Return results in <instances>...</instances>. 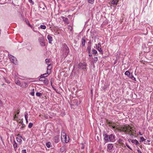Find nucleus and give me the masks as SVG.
Wrapping results in <instances>:
<instances>
[{
  "mask_svg": "<svg viewBox=\"0 0 153 153\" xmlns=\"http://www.w3.org/2000/svg\"><path fill=\"white\" fill-rule=\"evenodd\" d=\"M15 82L16 84L20 86L21 85V83L20 81L16 79L15 81Z\"/></svg>",
  "mask_w": 153,
  "mask_h": 153,
  "instance_id": "obj_18",
  "label": "nucleus"
},
{
  "mask_svg": "<svg viewBox=\"0 0 153 153\" xmlns=\"http://www.w3.org/2000/svg\"><path fill=\"white\" fill-rule=\"evenodd\" d=\"M108 149L111 150L113 147V145L112 144H109L107 146Z\"/></svg>",
  "mask_w": 153,
  "mask_h": 153,
  "instance_id": "obj_14",
  "label": "nucleus"
},
{
  "mask_svg": "<svg viewBox=\"0 0 153 153\" xmlns=\"http://www.w3.org/2000/svg\"><path fill=\"white\" fill-rule=\"evenodd\" d=\"M104 140L107 142H114L115 140V136L113 134L108 135L107 134H103Z\"/></svg>",
  "mask_w": 153,
  "mask_h": 153,
  "instance_id": "obj_2",
  "label": "nucleus"
},
{
  "mask_svg": "<svg viewBox=\"0 0 153 153\" xmlns=\"http://www.w3.org/2000/svg\"><path fill=\"white\" fill-rule=\"evenodd\" d=\"M94 0H88V3L91 4H93L94 1Z\"/></svg>",
  "mask_w": 153,
  "mask_h": 153,
  "instance_id": "obj_34",
  "label": "nucleus"
},
{
  "mask_svg": "<svg viewBox=\"0 0 153 153\" xmlns=\"http://www.w3.org/2000/svg\"><path fill=\"white\" fill-rule=\"evenodd\" d=\"M59 135H57L53 137V141L56 143H57L60 141L59 139Z\"/></svg>",
  "mask_w": 153,
  "mask_h": 153,
  "instance_id": "obj_8",
  "label": "nucleus"
},
{
  "mask_svg": "<svg viewBox=\"0 0 153 153\" xmlns=\"http://www.w3.org/2000/svg\"><path fill=\"white\" fill-rule=\"evenodd\" d=\"M25 125H24V126H22H22H21L20 127V128L21 129H22V130H23L24 128V127H25Z\"/></svg>",
  "mask_w": 153,
  "mask_h": 153,
  "instance_id": "obj_41",
  "label": "nucleus"
},
{
  "mask_svg": "<svg viewBox=\"0 0 153 153\" xmlns=\"http://www.w3.org/2000/svg\"><path fill=\"white\" fill-rule=\"evenodd\" d=\"M51 145V143L50 142H48V143H46V146L48 148H49L50 147Z\"/></svg>",
  "mask_w": 153,
  "mask_h": 153,
  "instance_id": "obj_22",
  "label": "nucleus"
},
{
  "mask_svg": "<svg viewBox=\"0 0 153 153\" xmlns=\"http://www.w3.org/2000/svg\"><path fill=\"white\" fill-rule=\"evenodd\" d=\"M98 58L97 57H95L94 58L93 61L94 63H96L97 61Z\"/></svg>",
  "mask_w": 153,
  "mask_h": 153,
  "instance_id": "obj_31",
  "label": "nucleus"
},
{
  "mask_svg": "<svg viewBox=\"0 0 153 153\" xmlns=\"http://www.w3.org/2000/svg\"><path fill=\"white\" fill-rule=\"evenodd\" d=\"M40 44L42 46H44L45 45V43L44 42V41L40 43Z\"/></svg>",
  "mask_w": 153,
  "mask_h": 153,
  "instance_id": "obj_35",
  "label": "nucleus"
},
{
  "mask_svg": "<svg viewBox=\"0 0 153 153\" xmlns=\"http://www.w3.org/2000/svg\"><path fill=\"white\" fill-rule=\"evenodd\" d=\"M91 45H88L87 48V51H91Z\"/></svg>",
  "mask_w": 153,
  "mask_h": 153,
  "instance_id": "obj_33",
  "label": "nucleus"
},
{
  "mask_svg": "<svg viewBox=\"0 0 153 153\" xmlns=\"http://www.w3.org/2000/svg\"><path fill=\"white\" fill-rule=\"evenodd\" d=\"M29 2L32 3V4H34V2L32 1V0H28Z\"/></svg>",
  "mask_w": 153,
  "mask_h": 153,
  "instance_id": "obj_42",
  "label": "nucleus"
},
{
  "mask_svg": "<svg viewBox=\"0 0 153 153\" xmlns=\"http://www.w3.org/2000/svg\"><path fill=\"white\" fill-rule=\"evenodd\" d=\"M92 51L93 52V54H97V51L95 50L94 49H93L92 50Z\"/></svg>",
  "mask_w": 153,
  "mask_h": 153,
  "instance_id": "obj_30",
  "label": "nucleus"
},
{
  "mask_svg": "<svg viewBox=\"0 0 153 153\" xmlns=\"http://www.w3.org/2000/svg\"><path fill=\"white\" fill-rule=\"evenodd\" d=\"M22 138V136L20 137V138L19 137H16V139L17 141L19 143H21L22 141V140L21 139V138Z\"/></svg>",
  "mask_w": 153,
  "mask_h": 153,
  "instance_id": "obj_19",
  "label": "nucleus"
},
{
  "mask_svg": "<svg viewBox=\"0 0 153 153\" xmlns=\"http://www.w3.org/2000/svg\"><path fill=\"white\" fill-rule=\"evenodd\" d=\"M146 140L143 137H141L140 138V142H143L144 141H145Z\"/></svg>",
  "mask_w": 153,
  "mask_h": 153,
  "instance_id": "obj_29",
  "label": "nucleus"
},
{
  "mask_svg": "<svg viewBox=\"0 0 153 153\" xmlns=\"http://www.w3.org/2000/svg\"><path fill=\"white\" fill-rule=\"evenodd\" d=\"M139 134L140 135H142V134L141 133V132L140 131L139 132Z\"/></svg>",
  "mask_w": 153,
  "mask_h": 153,
  "instance_id": "obj_48",
  "label": "nucleus"
},
{
  "mask_svg": "<svg viewBox=\"0 0 153 153\" xmlns=\"http://www.w3.org/2000/svg\"><path fill=\"white\" fill-rule=\"evenodd\" d=\"M45 61L46 64L48 65V66L47 67V69L48 70L50 68H50V66H51V64L50 63L49 60L48 59H46L45 60Z\"/></svg>",
  "mask_w": 153,
  "mask_h": 153,
  "instance_id": "obj_10",
  "label": "nucleus"
},
{
  "mask_svg": "<svg viewBox=\"0 0 153 153\" xmlns=\"http://www.w3.org/2000/svg\"><path fill=\"white\" fill-rule=\"evenodd\" d=\"M97 50L98 51H99L100 53H102V49L101 48H97Z\"/></svg>",
  "mask_w": 153,
  "mask_h": 153,
  "instance_id": "obj_36",
  "label": "nucleus"
},
{
  "mask_svg": "<svg viewBox=\"0 0 153 153\" xmlns=\"http://www.w3.org/2000/svg\"><path fill=\"white\" fill-rule=\"evenodd\" d=\"M40 78L39 79V80L40 81H44V79L43 77H42L41 76H40Z\"/></svg>",
  "mask_w": 153,
  "mask_h": 153,
  "instance_id": "obj_37",
  "label": "nucleus"
},
{
  "mask_svg": "<svg viewBox=\"0 0 153 153\" xmlns=\"http://www.w3.org/2000/svg\"><path fill=\"white\" fill-rule=\"evenodd\" d=\"M2 104V102L1 101V100H0V106H1Z\"/></svg>",
  "mask_w": 153,
  "mask_h": 153,
  "instance_id": "obj_45",
  "label": "nucleus"
},
{
  "mask_svg": "<svg viewBox=\"0 0 153 153\" xmlns=\"http://www.w3.org/2000/svg\"><path fill=\"white\" fill-rule=\"evenodd\" d=\"M9 56L10 60L11 62L15 65L17 64V59L15 57L11 55H9Z\"/></svg>",
  "mask_w": 153,
  "mask_h": 153,
  "instance_id": "obj_6",
  "label": "nucleus"
},
{
  "mask_svg": "<svg viewBox=\"0 0 153 153\" xmlns=\"http://www.w3.org/2000/svg\"><path fill=\"white\" fill-rule=\"evenodd\" d=\"M28 85L26 82H24L22 83V85H20V86L23 88H26L27 87Z\"/></svg>",
  "mask_w": 153,
  "mask_h": 153,
  "instance_id": "obj_16",
  "label": "nucleus"
},
{
  "mask_svg": "<svg viewBox=\"0 0 153 153\" xmlns=\"http://www.w3.org/2000/svg\"><path fill=\"white\" fill-rule=\"evenodd\" d=\"M47 39L48 40L49 43H51L53 41L52 37L50 35H48L47 36Z\"/></svg>",
  "mask_w": 153,
  "mask_h": 153,
  "instance_id": "obj_11",
  "label": "nucleus"
},
{
  "mask_svg": "<svg viewBox=\"0 0 153 153\" xmlns=\"http://www.w3.org/2000/svg\"><path fill=\"white\" fill-rule=\"evenodd\" d=\"M95 45V46H96V47H97V44H96Z\"/></svg>",
  "mask_w": 153,
  "mask_h": 153,
  "instance_id": "obj_53",
  "label": "nucleus"
},
{
  "mask_svg": "<svg viewBox=\"0 0 153 153\" xmlns=\"http://www.w3.org/2000/svg\"><path fill=\"white\" fill-rule=\"evenodd\" d=\"M138 153H142V152L140 150H138Z\"/></svg>",
  "mask_w": 153,
  "mask_h": 153,
  "instance_id": "obj_50",
  "label": "nucleus"
},
{
  "mask_svg": "<svg viewBox=\"0 0 153 153\" xmlns=\"http://www.w3.org/2000/svg\"><path fill=\"white\" fill-rule=\"evenodd\" d=\"M128 77L131 79L132 80H136L135 78L134 77L132 74H130V75H129Z\"/></svg>",
  "mask_w": 153,
  "mask_h": 153,
  "instance_id": "obj_21",
  "label": "nucleus"
},
{
  "mask_svg": "<svg viewBox=\"0 0 153 153\" xmlns=\"http://www.w3.org/2000/svg\"><path fill=\"white\" fill-rule=\"evenodd\" d=\"M25 120L26 121V123L27 124L28 123V120L27 119V120Z\"/></svg>",
  "mask_w": 153,
  "mask_h": 153,
  "instance_id": "obj_47",
  "label": "nucleus"
},
{
  "mask_svg": "<svg viewBox=\"0 0 153 153\" xmlns=\"http://www.w3.org/2000/svg\"><path fill=\"white\" fill-rule=\"evenodd\" d=\"M82 149H83V147H82Z\"/></svg>",
  "mask_w": 153,
  "mask_h": 153,
  "instance_id": "obj_55",
  "label": "nucleus"
},
{
  "mask_svg": "<svg viewBox=\"0 0 153 153\" xmlns=\"http://www.w3.org/2000/svg\"><path fill=\"white\" fill-rule=\"evenodd\" d=\"M34 88L32 90V91L30 93V94H31L32 96H34Z\"/></svg>",
  "mask_w": 153,
  "mask_h": 153,
  "instance_id": "obj_24",
  "label": "nucleus"
},
{
  "mask_svg": "<svg viewBox=\"0 0 153 153\" xmlns=\"http://www.w3.org/2000/svg\"><path fill=\"white\" fill-rule=\"evenodd\" d=\"M61 140L66 143H68L69 140V137H67L66 134L64 131H62L61 133Z\"/></svg>",
  "mask_w": 153,
  "mask_h": 153,
  "instance_id": "obj_4",
  "label": "nucleus"
},
{
  "mask_svg": "<svg viewBox=\"0 0 153 153\" xmlns=\"http://www.w3.org/2000/svg\"><path fill=\"white\" fill-rule=\"evenodd\" d=\"M131 142L132 143H134V144H135V145H137L139 144V142H138V141L136 139L132 140L131 141Z\"/></svg>",
  "mask_w": 153,
  "mask_h": 153,
  "instance_id": "obj_15",
  "label": "nucleus"
},
{
  "mask_svg": "<svg viewBox=\"0 0 153 153\" xmlns=\"http://www.w3.org/2000/svg\"><path fill=\"white\" fill-rule=\"evenodd\" d=\"M119 0H113L111 1V3L113 5L117 4Z\"/></svg>",
  "mask_w": 153,
  "mask_h": 153,
  "instance_id": "obj_12",
  "label": "nucleus"
},
{
  "mask_svg": "<svg viewBox=\"0 0 153 153\" xmlns=\"http://www.w3.org/2000/svg\"><path fill=\"white\" fill-rule=\"evenodd\" d=\"M36 95L38 97H40L42 96V94L39 92H36Z\"/></svg>",
  "mask_w": 153,
  "mask_h": 153,
  "instance_id": "obj_25",
  "label": "nucleus"
},
{
  "mask_svg": "<svg viewBox=\"0 0 153 153\" xmlns=\"http://www.w3.org/2000/svg\"><path fill=\"white\" fill-rule=\"evenodd\" d=\"M60 52L62 54L63 57L64 58L66 57L68 55L69 52V49L65 43L62 45Z\"/></svg>",
  "mask_w": 153,
  "mask_h": 153,
  "instance_id": "obj_1",
  "label": "nucleus"
},
{
  "mask_svg": "<svg viewBox=\"0 0 153 153\" xmlns=\"http://www.w3.org/2000/svg\"><path fill=\"white\" fill-rule=\"evenodd\" d=\"M131 128L129 125H124L120 129L121 132H124L125 134H129L131 131Z\"/></svg>",
  "mask_w": 153,
  "mask_h": 153,
  "instance_id": "obj_3",
  "label": "nucleus"
},
{
  "mask_svg": "<svg viewBox=\"0 0 153 153\" xmlns=\"http://www.w3.org/2000/svg\"><path fill=\"white\" fill-rule=\"evenodd\" d=\"M130 72L128 71H126L125 73V74L128 76H129V75H130Z\"/></svg>",
  "mask_w": 153,
  "mask_h": 153,
  "instance_id": "obj_23",
  "label": "nucleus"
},
{
  "mask_svg": "<svg viewBox=\"0 0 153 153\" xmlns=\"http://www.w3.org/2000/svg\"><path fill=\"white\" fill-rule=\"evenodd\" d=\"M33 126V123H30L28 125V127L30 128L32 127Z\"/></svg>",
  "mask_w": 153,
  "mask_h": 153,
  "instance_id": "obj_28",
  "label": "nucleus"
},
{
  "mask_svg": "<svg viewBox=\"0 0 153 153\" xmlns=\"http://www.w3.org/2000/svg\"><path fill=\"white\" fill-rule=\"evenodd\" d=\"M13 147L15 151H16L17 149V143L14 140V143L13 144Z\"/></svg>",
  "mask_w": 153,
  "mask_h": 153,
  "instance_id": "obj_13",
  "label": "nucleus"
},
{
  "mask_svg": "<svg viewBox=\"0 0 153 153\" xmlns=\"http://www.w3.org/2000/svg\"><path fill=\"white\" fill-rule=\"evenodd\" d=\"M28 114L26 112H25V120H27V118H28Z\"/></svg>",
  "mask_w": 153,
  "mask_h": 153,
  "instance_id": "obj_32",
  "label": "nucleus"
},
{
  "mask_svg": "<svg viewBox=\"0 0 153 153\" xmlns=\"http://www.w3.org/2000/svg\"><path fill=\"white\" fill-rule=\"evenodd\" d=\"M101 46V44L100 43H99L98 44L97 48H100Z\"/></svg>",
  "mask_w": 153,
  "mask_h": 153,
  "instance_id": "obj_43",
  "label": "nucleus"
},
{
  "mask_svg": "<svg viewBox=\"0 0 153 153\" xmlns=\"http://www.w3.org/2000/svg\"><path fill=\"white\" fill-rule=\"evenodd\" d=\"M92 56V55L91 54H89V56Z\"/></svg>",
  "mask_w": 153,
  "mask_h": 153,
  "instance_id": "obj_51",
  "label": "nucleus"
},
{
  "mask_svg": "<svg viewBox=\"0 0 153 153\" xmlns=\"http://www.w3.org/2000/svg\"><path fill=\"white\" fill-rule=\"evenodd\" d=\"M51 69V68H50V69H49L48 70L47 69V73H46L44 74H43L41 75V77H43L45 79V77L48 76L50 74Z\"/></svg>",
  "mask_w": 153,
  "mask_h": 153,
  "instance_id": "obj_7",
  "label": "nucleus"
},
{
  "mask_svg": "<svg viewBox=\"0 0 153 153\" xmlns=\"http://www.w3.org/2000/svg\"><path fill=\"white\" fill-rule=\"evenodd\" d=\"M40 27L42 29H45L46 27V26L45 25H41L40 26Z\"/></svg>",
  "mask_w": 153,
  "mask_h": 153,
  "instance_id": "obj_27",
  "label": "nucleus"
},
{
  "mask_svg": "<svg viewBox=\"0 0 153 153\" xmlns=\"http://www.w3.org/2000/svg\"><path fill=\"white\" fill-rule=\"evenodd\" d=\"M88 51V53H89V54L91 53V51Z\"/></svg>",
  "mask_w": 153,
  "mask_h": 153,
  "instance_id": "obj_46",
  "label": "nucleus"
},
{
  "mask_svg": "<svg viewBox=\"0 0 153 153\" xmlns=\"http://www.w3.org/2000/svg\"><path fill=\"white\" fill-rule=\"evenodd\" d=\"M126 145L128 148H129L131 150H132V149L131 148L127 143H126Z\"/></svg>",
  "mask_w": 153,
  "mask_h": 153,
  "instance_id": "obj_39",
  "label": "nucleus"
},
{
  "mask_svg": "<svg viewBox=\"0 0 153 153\" xmlns=\"http://www.w3.org/2000/svg\"><path fill=\"white\" fill-rule=\"evenodd\" d=\"M61 17L63 21L65 22V24H68L69 23V22L68 21V19L67 18L63 16H62Z\"/></svg>",
  "mask_w": 153,
  "mask_h": 153,
  "instance_id": "obj_9",
  "label": "nucleus"
},
{
  "mask_svg": "<svg viewBox=\"0 0 153 153\" xmlns=\"http://www.w3.org/2000/svg\"><path fill=\"white\" fill-rule=\"evenodd\" d=\"M26 23L31 27H32V26L30 24L28 20H26Z\"/></svg>",
  "mask_w": 153,
  "mask_h": 153,
  "instance_id": "obj_26",
  "label": "nucleus"
},
{
  "mask_svg": "<svg viewBox=\"0 0 153 153\" xmlns=\"http://www.w3.org/2000/svg\"><path fill=\"white\" fill-rule=\"evenodd\" d=\"M147 141H148V142H150V141H149V140H147Z\"/></svg>",
  "mask_w": 153,
  "mask_h": 153,
  "instance_id": "obj_54",
  "label": "nucleus"
},
{
  "mask_svg": "<svg viewBox=\"0 0 153 153\" xmlns=\"http://www.w3.org/2000/svg\"><path fill=\"white\" fill-rule=\"evenodd\" d=\"M19 114V112H18L17 113V114H15V115H14V119H15V118H16V117H17V114Z\"/></svg>",
  "mask_w": 153,
  "mask_h": 153,
  "instance_id": "obj_44",
  "label": "nucleus"
},
{
  "mask_svg": "<svg viewBox=\"0 0 153 153\" xmlns=\"http://www.w3.org/2000/svg\"><path fill=\"white\" fill-rule=\"evenodd\" d=\"M123 140V139H119L118 141V142L119 143L122 144V141Z\"/></svg>",
  "mask_w": 153,
  "mask_h": 153,
  "instance_id": "obj_38",
  "label": "nucleus"
},
{
  "mask_svg": "<svg viewBox=\"0 0 153 153\" xmlns=\"http://www.w3.org/2000/svg\"><path fill=\"white\" fill-rule=\"evenodd\" d=\"M112 127L113 128H115V127L114 126H112Z\"/></svg>",
  "mask_w": 153,
  "mask_h": 153,
  "instance_id": "obj_52",
  "label": "nucleus"
},
{
  "mask_svg": "<svg viewBox=\"0 0 153 153\" xmlns=\"http://www.w3.org/2000/svg\"><path fill=\"white\" fill-rule=\"evenodd\" d=\"M21 123L22 124V126L25 125H24V124L23 123V121H22V122H21Z\"/></svg>",
  "mask_w": 153,
  "mask_h": 153,
  "instance_id": "obj_49",
  "label": "nucleus"
},
{
  "mask_svg": "<svg viewBox=\"0 0 153 153\" xmlns=\"http://www.w3.org/2000/svg\"><path fill=\"white\" fill-rule=\"evenodd\" d=\"M44 38L43 37H40L38 39V41L39 43H40L44 41Z\"/></svg>",
  "mask_w": 153,
  "mask_h": 153,
  "instance_id": "obj_17",
  "label": "nucleus"
},
{
  "mask_svg": "<svg viewBox=\"0 0 153 153\" xmlns=\"http://www.w3.org/2000/svg\"><path fill=\"white\" fill-rule=\"evenodd\" d=\"M22 153H27L26 149L22 150Z\"/></svg>",
  "mask_w": 153,
  "mask_h": 153,
  "instance_id": "obj_40",
  "label": "nucleus"
},
{
  "mask_svg": "<svg viewBox=\"0 0 153 153\" xmlns=\"http://www.w3.org/2000/svg\"><path fill=\"white\" fill-rule=\"evenodd\" d=\"M87 66V64L85 62H80L78 64V67L79 69L84 70L86 69Z\"/></svg>",
  "mask_w": 153,
  "mask_h": 153,
  "instance_id": "obj_5",
  "label": "nucleus"
},
{
  "mask_svg": "<svg viewBox=\"0 0 153 153\" xmlns=\"http://www.w3.org/2000/svg\"><path fill=\"white\" fill-rule=\"evenodd\" d=\"M85 39L83 38L82 39V46H85Z\"/></svg>",
  "mask_w": 153,
  "mask_h": 153,
  "instance_id": "obj_20",
  "label": "nucleus"
}]
</instances>
